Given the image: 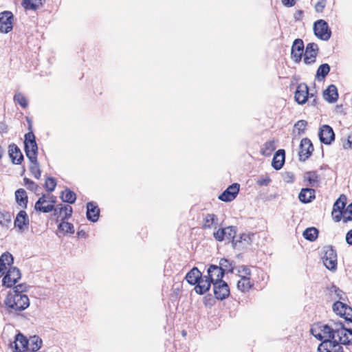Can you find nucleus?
Masks as SVG:
<instances>
[{
	"instance_id": "412c9836",
	"label": "nucleus",
	"mask_w": 352,
	"mask_h": 352,
	"mask_svg": "<svg viewBox=\"0 0 352 352\" xmlns=\"http://www.w3.org/2000/svg\"><path fill=\"white\" fill-rule=\"evenodd\" d=\"M309 96L308 91V87L305 84H300L296 89L295 92V100L300 104H302L307 100L308 96Z\"/></svg>"
},
{
	"instance_id": "a19ab883",
	"label": "nucleus",
	"mask_w": 352,
	"mask_h": 352,
	"mask_svg": "<svg viewBox=\"0 0 352 352\" xmlns=\"http://www.w3.org/2000/svg\"><path fill=\"white\" fill-rule=\"evenodd\" d=\"M318 231L315 228H308L303 232V234H302L305 239H306L310 241H315L318 237Z\"/></svg>"
},
{
	"instance_id": "a18cd8bd",
	"label": "nucleus",
	"mask_w": 352,
	"mask_h": 352,
	"mask_svg": "<svg viewBox=\"0 0 352 352\" xmlns=\"http://www.w3.org/2000/svg\"><path fill=\"white\" fill-rule=\"evenodd\" d=\"M307 126V122L305 120H300L294 124V132H297L298 135L303 134Z\"/></svg>"
},
{
	"instance_id": "c756f323",
	"label": "nucleus",
	"mask_w": 352,
	"mask_h": 352,
	"mask_svg": "<svg viewBox=\"0 0 352 352\" xmlns=\"http://www.w3.org/2000/svg\"><path fill=\"white\" fill-rule=\"evenodd\" d=\"M285 162V151L283 149L278 150L274 155L272 162V166L276 170H280Z\"/></svg>"
},
{
	"instance_id": "c85d7f7f",
	"label": "nucleus",
	"mask_w": 352,
	"mask_h": 352,
	"mask_svg": "<svg viewBox=\"0 0 352 352\" xmlns=\"http://www.w3.org/2000/svg\"><path fill=\"white\" fill-rule=\"evenodd\" d=\"M323 96L324 100L330 103L336 102L338 98L337 87L334 85H329L324 91Z\"/></svg>"
},
{
	"instance_id": "e433bc0d",
	"label": "nucleus",
	"mask_w": 352,
	"mask_h": 352,
	"mask_svg": "<svg viewBox=\"0 0 352 352\" xmlns=\"http://www.w3.org/2000/svg\"><path fill=\"white\" fill-rule=\"evenodd\" d=\"M330 71V66L327 63L322 64L318 69L316 78L318 80H322Z\"/></svg>"
},
{
	"instance_id": "6e6d98bb",
	"label": "nucleus",
	"mask_w": 352,
	"mask_h": 352,
	"mask_svg": "<svg viewBox=\"0 0 352 352\" xmlns=\"http://www.w3.org/2000/svg\"><path fill=\"white\" fill-rule=\"evenodd\" d=\"M333 219L336 221L339 222L342 218L343 219V211L333 210L331 212Z\"/></svg>"
},
{
	"instance_id": "58836bf2",
	"label": "nucleus",
	"mask_w": 352,
	"mask_h": 352,
	"mask_svg": "<svg viewBox=\"0 0 352 352\" xmlns=\"http://www.w3.org/2000/svg\"><path fill=\"white\" fill-rule=\"evenodd\" d=\"M60 198L64 202L73 204L75 202L76 196V194L69 189H65L62 192Z\"/></svg>"
},
{
	"instance_id": "09e8293b",
	"label": "nucleus",
	"mask_w": 352,
	"mask_h": 352,
	"mask_svg": "<svg viewBox=\"0 0 352 352\" xmlns=\"http://www.w3.org/2000/svg\"><path fill=\"white\" fill-rule=\"evenodd\" d=\"M14 100L21 105L23 108L28 107V102L25 97L21 93L15 94L14 96Z\"/></svg>"
},
{
	"instance_id": "f8f14e48",
	"label": "nucleus",
	"mask_w": 352,
	"mask_h": 352,
	"mask_svg": "<svg viewBox=\"0 0 352 352\" xmlns=\"http://www.w3.org/2000/svg\"><path fill=\"white\" fill-rule=\"evenodd\" d=\"M318 352H343L342 347L334 340H323L318 347Z\"/></svg>"
},
{
	"instance_id": "f704fd0d",
	"label": "nucleus",
	"mask_w": 352,
	"mask_h": 352,
	"mask_svg": "<svg viewBox=\"0 0 352 352\" xmlns=\"http://www.w3.org/2000/svg\"><path fill=\"white\" fill-rule=\"evenodd\" d=\"M254 285L251 278H239L237 281V288L239 290L245 292L250 289Z\"/></svg>"
},
{
	"instance_id": "cd10ccee",
	"label": "nucleus",
	"mask_w": 352,
	"mask_h": 352,
	"mask_svg": "<svg viewBox=\"0 0 352 352\" xmlns=\"http://www.w3.org/2000/svg\"><path fill=\"white\" fill-rule=\"evenodd\" d=\"M218 224V218L214 214H207L202 221V227L204 229L216 228Z\"/></svg>"
},
{
	"instance_id": "bb28decb",
	"label": "nucleus",
	"mask_w": 352,
	"mask_h": 352,
	"mask_svg": "<svg viewBox=\"0 0 352 352\" xmlns=\"http://www.w3.org/2000/svg\"><path fill=\"white\" fill-rule=\"evenodd\" d=\"M14 226L19 228L20 230H23L25 227L29 224V218L25 210H21L16 217L14 220Z\"/></svg>"
},
{
	"instance_id": "a878e982",
	"label": "nucleus",
	"mask_w": 352,
	"mask_h": 352,
	"mask_svg": "<svg viewBox=\"0 0 352 352\" xmlns=\"http://www.w3.org/2000/svg\"><path fill=\"white\" fill-rule=\"evenodd\" d=\"M100 210L98 206L94 202H89L87 204V217L92 221L96 222L98 220Z\"/></svg>"
},
{
	"instance_id": "69168bd1",
	"label": "nucleus",
	"mask_w": 352,
	"mask_h": 352,
	"mask_svg": "<svg viewBox=\"0 0 352 352\" xmlns=\"http://www.w3.org/2000/svg\"><path fill=\"white\" fill-rule=\"evenodd\" d=\"M0 132L6 133V126L3 123H0Z\"/></svg>"
},
{
	"instance_id": "79ce46f5",
	"label": "nucleus",
	"mask_w": 352,
	"mask_h": 352,
	"mask_svg": "<svg viewBox=\"0 0 352 352\" xmlns=\"http://www.w3.org/2000/svg\"><path fill=\"white\" fill-rule=\"evenodd\" d=\"M219 268H221V270L225 272H232L234 270V265L232 262L228 259L222 258L219 261Z\"/></svg>"
},
{
	"instance_id": "bf43d9fd",
	"label": "nucleus",
	"mask_w": 352,
	"mask_h": 352,
	"mask_svg": "<svg viewBox=\"0 0 352 352\" xmlns=\"http://www.w3.org/2000/svg\"><path fill=\"white\" fill-rule=\"evenodd\" d=\"M344 149L352 148V132L348 135L346 140H345L342 145Z\"/></svg>"
},
{
	"instance_id": "0eeeda50",
	"label": "nucleus",
	"mask_w": 352,
	"mask_h": 352,
	"mask_svg": "<svg viewBox=\"0 0 352 352\" xmlns=\"http://www.w3.org/2000/svg\"><path fill=\"white\" fill-rule=\"evenodd\" d=\"M314 30L316 36L322 40L327 41L331 37V32L328 24L322 19H320L314 23Z\"/></svg>"
},
{
	"instance_id": "e2e57ef3",
	"label": "nucleus",
	"mask_w": 352,
	"mask_h": 352,
	"mask_svg": "<svg viewBox=\"0 0 352 352\" xmlns=\"http://www.w3.org/2000/svg\"><path fill=\"white\" fill-rule=\"evenodd\" d=\"M346 243L352 245V229L350 230L346 234Z\"/></svg>"
},
{
	"instance_id": "4be33fe9",
	"label": "nucleus",
	"mask_w": 352,
	"mask_h": 352,
	"mask_svg": "<svg viewBox=\"0 0 352 352\" xmlns=\"http://www.w3.org/2000/svg\"><path fill=\"white\" fill-rule=\"evenodd\" d=\"M28 342L26 338L21 333H18L15 340L11 344V347L14 349L15 352H22L27 349Z\"/></svg>"
},
{
	"instance_id": "ddd939ff",
	"label": "nucleus",
	"mask_w": 352,
	"mask_h": 352,
	"mask_svg": "<svg viewBox=\"0 0 352 352\" xmlns=\"http://www.w3.org/2000/svg\"><path fill=\"white\" fill-rule=\"evenodd\" d=\"M319 138L321 142L325 144H330L335 139V134L333 129L329 125H322L319 130Z\"/></svg>"
},
{
	"instance_id": "9d476101",
	"label": "nucleus",
	"mask_w": 352,
	"mask_h": 352,
	"mask_svg": "<svg viewBox=\"0 0 352 352\" xmlns=\"http://www.w3.org/2000/svg\"><path fill=\"white\" fill-rule=\"evenodd\" d=\"M213 290L215 297L219 300H223L230 295L228 285L223 280L218 281L213 285Z\"/></svg>"
},
{
	"instance_id": "f03ea898",
	"label": "nucleus",
	"mask_w": 352,
	"mask_h": 352,
	"mask_svg": "<svg viewBox=\"0 0 352 352\" xmlns=\"http://www.w3.org/2000/svg\"><path fill=\"white\" fill-rule=\"evenodd\" d=\"M335 327L321 323L314 324L311 328V333L319 340H333Z\"/></svg>"
},
{
	"instance_id": "3c124183",
	"label": "nucleus",
	"mask_w": 352,
	"mask_h": 352,
	"mask_svg": "<svg viewBox=\"0 0 352 352\" xmlns=\"http://www.w3.org/2000/svg\"><path fill=\"white\" fill-rule=\"evenodd\" d=\"M60 214L63 219H68L72 216V208L69 205L64 206L60 208Z\"/></svg>"
},
{
	"instance_id": "49530a36",
	"label": "nucleus",
	"mask_w": 352,
	"mask_h": 352,
	"mask_svg": "<svg viewBox=\"0 0 352 352\" xmlns=\"http://www.w3.org/2000/svg\"><path fill=\"white\" fill-rule=\"evenodd\" d=\"M346 201V197L344 195H341L333 204V210H342L345 207Z\"/></svg>"
},
{
	"instance_id": "5701e85b",
	"label": "nucleus",
	"mask_w": 352,
	"mask_h": 352,
	"mask_svg": "<svg viewBox=\"0 0 352 352\" xmlns=\"http://www.w3.org/2000/svg\"><path fill=\"white\" fill-rule=\"evenodd\" d=\"M254 236L253 234L250 233H243L241 234L239 239H236L232 241V244L234 248H245L248 245H250L252 242V237Z\"/></svg>"
},
{
	"instance_id": "6ab92c4d",
	"label": "nucleus",
	"mask_w": 352,
	"mask_h": 352,
	"mask_svg": "<svg viewBox=\"0 0 352 352\" xmlns=\"http://www.w3.org/2000/svg\"><path fill=\"white\" fill-rule=\"evenodd\" d=\"M207 274L208 277L212 281L213 285L218 281H222V278L224 274L221 268H219V266L214 265H211L208 267Z\"/></svg>"
},
{
	"instance_id": "13d9d810",
	"label": "nucleus",
	"mask_w": 352,
	"mask_h": 352,
	"mask_svg": "<svg viewBox=\"0 0 352 352\" xmlns=\"http://www.w3.org/2000/svg\"><path fill=\"white\" fill-rule=\"evenodd\" d=\"M24 184L27 186V188L31 190H36L37 188V185L32 180L28 178L25 177L23 179Z\"/></svg>"
},
{
	"instance_id": "680f3d73",
	"label": "nucleus",
	"mask_w": 352,
	"mask_h": 352,
	"mask_svg": "<svg viewBox=\"0 0 352 352\" xmlns=\"http://www.w3.org/2000/svg\"><path fill=\"white\" fill-rule=\"evenodd\" d=\"M284 179L287 183L293 182L294 179V177L293 173H286L284 175Z\"/></svg>"
},
{
	"instance_id": "ea45409f",
	"label": "nucleus",
	"mask_w": 352,
	"mask_h": 352,
	"mask_svg": "<svg viewBox=\"0 0 352 352\" xmlns=\"http://www.w3.org/2000/svg\"><path fill=\"white\" fill-rule=\"evenodd\" d=\"M12 222V215L9 212H0V225L8 228Z\"/></svg>"
},
{
	"instance_id": "4468645a",
	"label": "nucleus",
	"mask_w": 352,
	"mask_h": 352,
	"mask_svg": "<svg viewBox=\"0 0 352 352\" xmlns=\"http://www.w3.org/2000/svg\"><path fill=\"white\" fill-rule=\"evenodd\" d=\"M333 311L346 320H352V309L346 304L338 300L333 305Z\"/></svg>"
},
{
	"instance_id": "b1692460",
	"label": "nucleus",
	"mask_w": 352,
	"mask_h": 352,
	"mask_svg": "<svg viewBox=\"0 0 352 352\" xmlns=\"http://www.w3.org/2000/svg\"><path fill=\"white\" fill-rule=\"evenodd\" d=\"M13 257L9 252L3 253L0 257V277L6 273L8 267L13 264Z\"/></svg>"
},
{
	"instance_id": "dca6fc26",
	"label": "nucleus",
	"mask_w": 352,
	"mask_h": 352,
	"mask_svg": "<svg viewBox=\"0 0 352 352\" xmlns=\"http://www.w3.org/2000/svg\"><path fill=\"white\" fill-rule=\"evenodd\" d=\"M318 47L317 44L309 43L305 49L304 54V62L305 64L309 65L315 62L318 54Z\"/></svg>"
},
{
	"instance_id": "9b49d317",
	"label": "nucleus",
	"mask_w": 352,
	"mask_h": 352,
	"mask_svg": "<svg viewBox=\"0 0 352 352\" xmlns=\"http://www.w3.org/2000/svg\"><path fill=\"white\" fill-rule=\"evenodd\" d=\"M314 151L313 144L308 138H303L300 144L299 158L301 161H305L311 155Z\"/></svg>"
},
{
	"instance_id": "864d4df0",
	"label": "nucleus",
	"mask_w": 352,
	"mask_h": 352,
	"mask_svg": "<svg viewBox=\"0 0 352 352\" xmlns=\"http://www.w3.org/2000/svg\"><path fill=\"white\" fill-rule=\"evenodd\" d=\"M45 188L48 191H53L56 186V183L54 179L52 177H48L45 181Z\"/></svg>"
},
{
	"instance_id": "39448f33",
	"label": "nucleus",
	"mask_w": 352,
	"mask_h": 352,
	"mask_svg": "<svg viewBox=\"0 0 352 352\" xmlns=\"http://www.w3.org/2000/svg\"><path fill=\"white\" fill-rule=\"evenodd\" d=\"M324 266L331 271H336L337 269V254L331 246L324 247L323 256L322 257Z\"/></svg>"
},
{
	"instance_id": "5fc2aeb1",
	"label": "nucleus",
	"mask_w": 352,
	"mask_h": 352,
	"mask_svg": "<svg viewBox=\"0 0 352 352\" xmlns=\"http://www.w3.org/2000/svg\"><path fill=\"white\" fill-rule=\"evenodd\" d=\"M271 182V179L269 176H260L257 180L256 184L260 186H266Z\"/></svg>"
},
{
	"instance_id": "0e129e2a",
	"label": "nucleus",
	"mask_w": 352,
	"mask_h": 352,
	"mask_svg": "<svg viewBox=\"0 0 352 352\" xmlns=\"http://www.w3.org/2000/svg\"><path fill=\"white\" fill-rule=\"evenodd\" d=\"M295 0H282V3L287 7H292L295 5Z\"/></svg>"
},
{
	"instance_id": "603ef678",
	"label": "nucleus",
	"mask_w": 352,
	"mask_h": 352,
	"mask_svg": "<svg viewBox=\"0 0 352 352\" xmlns=\"http://www.w3.org/2000/svg\"><path fill=\"white\" fill-rule=\"evenodd\" d=\"M352 221V203L343 211V221L344 223Z\"/></svg>"
},
{
	"instance_id": "72a5a7b5",
	"label": "nucleus",
	"mask_w": 352,
	"mask_h": 352,
	"mask_svg": "<svg viewBox=\"0 0 352 352\" xmlns=\"http://www.w3.org/2000/svg\"><path fill=\"white\" fill-rule=\"evenodd\" d=\"M28 346L27 350L30 351H37L42 345V340L37 336L30 337L28 340Z\"/></svg>"
},
{
	"instance_id": "8fccbe9b",
	"label": "nucleus",
	"mask_w": 352,
	"mask_h": 352,
	"mask_svg": "<svg viewBox=\"0 0 352 352\" xmlns=\"http://www.w3.org/2000/svg\"><path fill=\"white\" fill-rule=\"evenodd\" d=\"M21 5L25 10H36L39 6L38 3H34L32 0H23Z\"/></svg>"
},
{
	"instance_id": "aec40b11",
	"label": "nucleus",
	"mask_w": 352,
	"mask_h": 352,
	"mask_svg": "<svg viewBox=\"0 0 352 352\" xmlns=\"http://www.w3.org/2000/svg\"><path fill=\"white\" fill-rule=\"evenodd\" d=\"M54 201H52L51 203H49L46 199V197L43 195L38 200L35 204V210L42 212H50L54 210Z\"/></svg>"
},
{
	"instance_id": "393cba45",
	"label": "nucleus",
	"mask_w": 352,
	"mask_h": 352,
	"mask_svg": "<svg viewBox=\"0 0 352 352\" xmlns=\"http://www.w3.org/2000/svg\"><path fill=\"white\" fill-rule=\"evenodd\" d=\"M9 156L11 158L12 162L14 164H19L23 159V156L19 148V147L14 144H10L8 147Z\"/></svg>"
},
{
	"instance_id": "423d86ee",
	"label": "nucleus",
	"mask_w": 352,
	"mask_h": 352,
	"mask_svg": "<svg viewBox=\"0 0 352 352\" xmlns=\"http://www.w3.org/2000/svg\"><path fill=\"white\" fill-rule=\"evenodd\" d=\"M24 143L28 158L30 160H35V159H37L38 147L33 133L29 132L25 134Z\"/></svg>"
},
{
	"instance_id": "338daca9",
	"label": "nucleus",
	"mask_w": 352,
	"mask_h": 352,
	"mask_svg": "<svg viewBox=\"0 0 352 352\" xmlns=\"http://www.w3.org/2000/svg\"><path fill=\"white\" fill-rule=\"evenodd\" d=\"M3 153H4V151H3V148L0 146V160L2 158Z\"/></svg>"
},
{
	"instance_id": "052dcab7",
	"label": "nucleus",
	"mask_w": 352,
	"mask_h": 352,
	"mask_svg": "<svg viewBox=\"0 0 352 352\" xmlns=\"http://www.w3.org/2000/svg\"><path fill=\"white\" fill-rule=\"evenodd\" d=\"M331 292H334L339 299H342L343 293L341 290L337 288L336 286H333L331 289Z\"/></svg>"
},
{
	"instance_id": "37998d69",
	"label": "nucleus",
	"mask_w": 352,
	"mask_h": 352,
	"mask_svg": "<svg viewBox=\"0 0 352 352\" xmlns=\"http://www.w3.org/2000/svg\"><path fill=\"white\" fill-rule=\"evenodd\" d=\"M30 169L32 174L34 175V177L36 179L40 178L41 175V172L39 168L38 163L37 162V159H35V160H30Z\"/></svg>"
},
{
	"instance_id": "6e6552de",
	"label": "nucleus",
	"mask_w": 352,
	"mask_h": 352,
	"mask_svg": "<svg viewBox=\"0 0 352 352\" xmlns=\"http://www.w3.org/2000/svg\"><path fill=\"white\" fill-rule=\"evenodd\" d=\"M236 233V228L234 226H228L224 228H219L213 233L214 238L219 241L228 240L232 241L234 239Z\"/></svg>"
},
{
	"instance_id": "473e14b6",
	"label": "nucleus",
	"mask_w": 352,
	"mask_h": 352,
	"mask_svg": "<svg viewBox=\"0 0 352 352\" xmlns=\"http://www.w3.org/2000/svg\"><path fill=\"white\" fill-rule=\"evenodd\" d=\"M15 199L18 205L22 208H26L28 205V195L25 190L19 188L15 192Z\"/></svg>"
},
{
	"instance_id": "7c9ffc66",
	"label": "nucleus",
	"mask_w": 352,
	"mask_h": 352,
	"mask_svg": "<svg viewBox=\"0 0 352 352\" xmlns=\"http://www.w3.org/2000/svg\"><path fill=\"white\" fill-rule=\"evenodd\" d=\"M201 272L197 267H193L186 275L185 279L191 285H195L201 276Z\"/></svg>"
},
{
	"instance_id": "20e7f679",
	"label": "nucleus",
	"mask_w": 352,
	"mask_h": 352,
	"mask_svg": "<svg viewBox=\"0 0 352 352\" xmlns=\"http://www.w3.org/2000/svg\"><path fill=\"white\" fill-rule=\"evenodd\" d=\"M21 274L19 268L10 265L2 279V285L6 287H12L16 284L21 278Z\"/></svg>"
},
{
	"instance_id": "f3484780",
	"label": "nucleus",
	"mask_w": 352,
	"mask_h": 352,
	"mask_svg": "<svg viewBox=\"0 0 352 352\" xmlns=\"http://www.w3.org/2000/svg\"><path fill=\"white\" fill-rule=\"evenodd\" d=\"M212 281L207 275L201 276L199 281L195 287V291L197 294L202 295L209 291L211 286Z\"/></svg>"
},
{
	"instance_id": "c03bdc74",
	"label": "nucleus",
	"mask_w": 352,
	"mask_h": 352,
	"mask_svg": "<svg viewBox=\"0 0 352 352\" xmlns=\"http://www.w3.org/2000/svg\"><path fill=\"white\" fill-rule=\"evenodd\" d=\"M58 230L64 233L73 234L74 232V228L72 223L63 221L58 225Z\"/></svg>"
},
{
	"instance_id": "de8ad7c7",
	"label": "nucleus",
	"mask_w": 352,
	"mask_h": 352,
	"mask_svg": "<svg viewBox=\"0 0 352 352\" xmlns=\"http://www.w3.org/2000/svg\"><path fill=\"white\" fill-rule=\"evenodd\" d=\"M237 271L239 278H250L251 271L248 267L245 265L239 266Z\"/></svg>"
},
{
	"instance_id": "7ed1b4c3",
	"label": "nucleus",
	"mask_w": 352,
	"mask_h": 352,
	"mask_svg": "<svg viewBox=\"0 0 352 352\" xmlns=\"http://www.w3.org/2000/svg\"><path fill=\"white\" fill-rule=\"evenodd\" d=\"M333 340L340 345L352 344V330L344 328L342 324H335Z\"/></svg>"
},
{
	"instance_id": "4c0bfd02",
	"label": "nucleus",
	"mask_w": 352,
	"mask_h": 352,
	"mask_svg": "<svg viewBox=\"0 0 352 352\" xmlns=\"http://www.w3.org/2000/svg\"><path fill=\"white\" fill-rule=\"evenodd\" d=\"M276 149V146L274 140L266 142L261 148V154L265 156L271 155L272 153Z\"/></svg>"
},
{
	"instance_id": "1a4fd4ad",
	"label": "nucleus",
	"mask_w": 352,
	"mask_h": 352,
	"mask_svg": "<svg viewBox=\"0 0 352 352\" xmlns=\"http://www.w3.org/2000/svg\"><path fill=\"white\" fill-rule=\"evenodd\" d=\"M14 16L10 11H4L0 13V32L8 33L13 28Z\"/></svg>"
},
{
	"instance_id": "c9c22d12",
	"label": "nucleus",
	"mask_w": 352,
	"mask_h": 352,
	"mask_svg": "<svg viewBox=\"0 0 352 352\" xmlns=\"http://www.w3.org/2000/svg\"><path fill=\"white\" fill-rule=\"evenodd\" d=\"M304 179L311 186H316L318 184V175L314 171L306 173L304 175Z\"/></svg>"
},
{
	"instance_id": "a211bd4d",
	"label": "nucleus",
	"mask_w": 352,
	"mask_h": 352,
	"mask_svg": "<svg viewBox=\"0 0 352 352\" xmlns=\"http://www.w3.org/2000/svg\"><path fill=\"white\" fill-rule=\"evenodd\" d=\"M303 51V41L300 38L296 39L293 43L291 52V55L293 60L296 62H299L301 60Z\"/></svg>"
},
{
	"instance_id": "4d7b16f0",
	"label": "nucleus",
	"mask_w": 352,
	"mask_h": 352,
	"mask_svg": "<svg viewBox=\"0 0 352 352\" xmlns=\"http://www.w3.org/2000/svg\"><path fill=\"white\" fill-rule=\"evenodd\" d=\"M327 4V0H319L315 5V10L317 12H322Z\"/></svg>"
},
{
	"instance_id": "2eb2a0df",
	"label": "nucleus",
	"mask_w": 352,
	"mask_h": 352,
	"mask_svg": "<svg viewBox=\"0 0 352 352\" xmlns=\"http://www.w3.org/2000/svg\"><path fill=\"white\" fill-rule=\"evenodd\" d=\"M239 184H232L219 196V199L226 202L233 201L239 193Z\"/></svg>"
},
{
	"instance_id": "2f4dec72",
	"label": "nucleus",
	"mask_w": 352,
	"mask_h": 352,
	"mask_svg": "<svg viewBox=\"0 0 352 352\" xmlns=\"http://www.w3.org/2000/svg\"><path fill=\"white\" fill-rule=\"evenodd\" d=\"M298 198L302 203H309L315 198V190L311 188H302L299 193Z\"/></svg>"
},
{
	"instance_id": "f257e3e1",
	"label": "nucleus",
	"mask_w": 352,
	"mask_h": 352,
	"mask_svg": "<svg viewBox=\"0 0 352 352\" xmlns=\"http://www.w3.org/2000/svg\"><path fill=\"white\" fill-rule=\"evenodd\" d=\"M27 289L26 284H19L15 285L14 289L8 294L2 305L6 313L13 316L19 315L21 311L29 307V298L23 294Z\"/></svg>"
}]
</instances>
